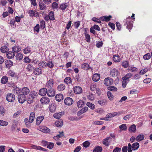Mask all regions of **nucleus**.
<instances>
[{"mask_svg": "<svg viewBox=\"0 0 152 152\" xmlns=\"http://www.w3.org/2000/svg\"><path fill=\"white\" fill-rule=\"evenodd\" d=\"M131 19L130 16H129L124 20V25H127L126 28L128 29H132L133 24L131 22Z\"/></svg>", "mask_w": 152, "mask_h": 152, "instance_id": "nucleus-1", "label": "nucleus"}, {"mask_svg": "<svg viewBox=\"0 0 152 152\" xmlns=\"http://www.w3.org/2000/svg\"><path fill=\"white\" fill-rule=\"evenodd\" d=\"M104 83L105 85L108 86L112 85L113 83V82L111 78L108 77L104 79Z\"/></svg>", "mask_w": 152, "mask_h": 152, "instance_id": "nucleus-2", "label": "nucleus"}, {"mask_svg": "<svg viewBox=\"0 0 152 152\" xmlns=\"http://www.w3.org/2000/svg\"><path fill=\"white\" fill-rule=\"evenodd\" d=\"M7 100L9 102H13L15 99V96L12 94H9L6 97Z\"/></svg>", "mask_w": 152, "mask_h": 152, "instance_id": "nucleus-3", "label": "nucleus"}, {"mask_svg": "<svg viewBox=\"0 0 152 152\" xmlns=\"http://www.w3.org/2000/svg\"><path fill=\"white\" fill-rule=\"evenodd\" d=\"M55 91L53 88H49L47 90V94L50 97H53L55 95Z\"/></svg>", "mask_w": 152, "mask_h": 152, "instance_id": "nucleus-4", "label": "nucleus"}, {"mask_svg": "<svg viewBox=\"0 0 152 152\" xmlns=\"http://www.w3.org/2000/svg\"><path fill=\"white\" fill-rule=\"evenodd\" d=\"M19 102L20 103H23L26 100V97L25 96L22 94H20L18 97Z\"/></svg>", "mask_w": 152, "mask_h": 152, "instance_id": "nucleus-5", "label": "nucleus"}, {"mask_svg": "<svg viewBox=\"0 0 152 152\" xmlns=\"http://www.w3.org/2000/svg\"><path fill=\"white\" fill-rule=\"evenodd\" d=\"M110 74L112 77H115L118 76L119 74L118 70L115 68L112 69L110 71Z\"/></svg>", "mask_w": 152, "mask_h": 152, "instance_id": "nucleus-6", "label": "nucleus"}, {"mask_svg": "<svg viewBox=\"0 0 152 152\" xmlns=\"http://www.w3.org/2000/svg\"><path fill=\"white\" fill-rule=\"evenodd\" d=\"M112 138L110 137H108L104 139L103 140V143L104 145L107 146L109 145V143L112 141Z\"/></svg>", "mask_w": 152, "mask_h": 152, "instance_id": "nucleus-7", "label": "nucleus"}, {"mask_svg": "<svg viewBox=\"0 0 152 152\" xmlns=\"http://www.w3.org/2000/svg\"><path fill=\"white\" fill-rule=\"evenodd\" d=\"M73 102L72 99L69 97H68L65 98L64 100L65 104L67 105H71L72 104Z\"/></svg>", "mask_w": 152, "mask_h": 152, "instance_id": "nucleus-8", "label": "nucleus"}, {"mask_svg": "<svg viewBox=\"0 0 152 152\" xmlns=\"http://www.w3.org/2000/svg\"><path fill=\"white\" fill-rule=\"evenodd\" d=\"M121 113L120 112H116L114 113H110L107 114L106 116L107 117L109 118H112L114 116H116L117 115H119Z\"/></svg>", "mask_w": 152, "mask_h": 152, "instance_id": "nucleus-9", "label": "nucleus"}, {"mask_svg": "<svg viewBox=\"0 0 152 152\" xmlns=\"http://www.w3.org/2000/svg\"><path fill=\"white\" fill-rule=\"evenodd\" d=\"M40 101L42 104H48L50 102V100L48 97L45 96L41 98Z\"/></svg>", "mask_w": 152, "mask_h": 152, "instance_id": "nucleus-10", "label": "nucleus"}, {"mask_svg": "<svg viewBox=\"0 0 152 152\" xmlns=\"http://www.w3.org/2000/svg\"><path fill=\"white\" fill-rule=\"evenodd\" d=\"M73 89L74 92L76 94H80L82 91L81 88L78 86H75L74 87Z\"/></svg>", "mask_w": 152, "mask_h": 152, "instance_id": "nucleus-11", "label": "nucleus"}, {"mask_svg": "<svg viewBox=\"0 0 152 152\" xmlns=\"http://www.w3.org/2000/svg\"><path fill=\"white\" fill-rule=\"evenodd\" d=\"M44 119V116L42 115L37 117L36 120V124L37 125H39Z\"/></svg>", "mask_w": 152, "mask_h": 152, "instance_id": "nucleus-12", "label": "nucleus"}, {"mask_svg": "<svg viewBox=\"0 0 152 152\" xmlns=\"http://www.w3.org/2000/svg\"><path fill=\"white\" fill-rule=\"evenodd\" d=\"M22 94L24 95V96L28 94L30 92V90L27 87H25L23 88L21 90Z\"/></svg>", "mask_w": 152, "mask_h": 152, "instance_id": "nucleus-13", "label": "nucleus"}, {"mask_svg": "<svg viewBox=\"0 0 152 152\" xmlns=\"http://www.w3.org/2000/svg\"><path fill=\"white\" fill-rule=\"evenodd\" d=\"M55 98L57 101L59 102L63 100L64 96L62 94H59L56 95Z\"/></svg>", "mask_w": 152, "mask_h": 152, "instance_id": "nucleus-14", "label": "nucleus"}, {"mask_svg": "<svg viewBox=\"0 0 152 152\" xmlns=\"http://www.w3.org/2000/svg\"><path fill=\"white\" fill-rule=\"evenodd\" d=\"M47 93V89L45 88L41 89L39 91V94L41 96L45 95Z\"/></svg>", "mask_w": 152, "mask_h": 152, "instance_id": "nucleus-15", "label": "nucleus"}, {"mask_svg": "<svg viewBox=\"0 0 152 152\" xmlns=\"http://www.w3.org/2000/svg\"><path fill=\"white\" fill-rule=\"evenodd\" d=\"M31 147L33 149L37 150H41L43 151H47V149L43 148L39 146L33 145H31Z\"/></svg>", "mask_w": 152, "mask_h": 152, "instance_id": "nucleus-16", "label": "nucleus"}, {"mask_svg": "<svg viewBox=\"0 0 152 152\" xmlns=\"http://www.w3.org/2000/svg\"><path fill=\"white\" fill-rule=\"evenodd\" d=\"M53 85V82L52 79H50L47 83V87L48 88H52Z\"/></svg>", "mask_w": 152, "mask_h": 152, "instance_id": "nucleus-17", "label": "nucleus"}, {"mask_svg": "<svg viewBox=\"0 0 152 152\" xmlns=\"http://www.w3.org/2000/svg\"><path fill=\"white\" fill-rule=\"evenodd\" d=\"M42 71L40 68H35L34 70V73L36 75H39L42 74Z\"/></svg>", "mask_w": 152, "mask_h": 152, "instance_id": "nucleus-18", "label": "nucleus"}, {"mask_svg": "<svg viewBox=\"0 0 152 152\" xmlns=\"http://www.w3.org/2000/svg\"><path fill=\"white\" fill-rule=\"evenodd\" d=\"M100 77V75L98 74H95L92 77V80L95 82L98 81L99 80Z\"/></svg>", "mask_w": 152, "mask_h": 152, "instance_id": "nucleus-19", "label": "nucleus"}, {"mask_svg": "<svg viewBox=\"0 0 152 152\" xmlns=\"http://www.w3.org/2000/svg\"><path fill=\"white\" fill-rule=\"evenodd\" d=\"M140 146L139 143L136 142L134 143L132 145V149L133 151H135L137 150Z\"/></svg>", "mask_w": 152, "mask_h": 152, "instance_id": "nucleus-20", "label": "nucleus"}, {"mask_svg": "<svg viewBox=\"0 0 152 152\" xmlns=\"http://www.w3.org/2000/svg\"><path fill=\"white\" fill-rule=\"evenodd\" d=\"M5 63L6 67L8 68L10 67L13 64L12 61L10 60H7L5 61Z\"/></svg>", "mask_w": 152, "mask_h": 152, "instance_id": "nucleus-21", "label": "nucleus"}, {"mask_svg": "<svg viewBox=\"0 0 152 152\" xmlns=\"http://www.w3.org/2000/svg\"><path fill=\"white\" fill-rule=\"evenodd\" d=\"M12 52L14 53H17L21 50L20 48L18 46H15L12 48Z\"/></svg>", "mask_w": 152, "mask_h": 152, "instance_id": "nucleus-22", "label": "nucleus"}, {"mask_svg": "<svg viewBox=\"0 0 152 152\" xmlns=\"http://www.w3.org/2000/svg\"><path fill=\"white\" fill-rule=\"evenodd\" d=\"M7 57L9 59L13 58L15 55V53L12 51H9L6 54Z\"/></svg>", "mask_w": 152, "mask_h": 152, "instance_id": "nucleus-23", "label": "nucleus"}, {"mask_svg": "<svg viewBox=\"0 0 152 152\" xmlns=\"http://www.w3.org/2000/svg\"><path fill=\"white\" fill-rule=\"evenodd\" d=\"M40 130L45 133H48L50 132V129L46 126L42 127L40 128Z\"/></svg>", "mask_w": 152, "mask_h": 152, "instance_id": "nucleus-24", "label": "nucleus"}, {"mask_svg": "<svg viewBox=\"0 0 152 152\" xmlns=\"http://www.w3.org/2000/svg\"><path fill=\"white\" fill-rule=\"evenodd\" d=\"M111 18L112 16L111 15L108 16H105L103 17H100V19L103 21L104 20L106 21H108L110 20V18Z\"/></svg>", "mask_w": 152, "mask_h": 152, "instance_id": "nucleus-25", "label": "nucleus"}, {"mask_svg": "<svg viewBox=\"0 0 152 152\" xmlns=\"http://www.w3.org/2000/svg\"><path fill=\"white\" fill-rule=\"evenodd\" d=\"M35 113L34 112H31L29 118V121L30 123H32L35 118Z\"/></svg>", "mask_w": 152, "mask_h": 152, "instance_id": "nucleus-26", "label": "nucleus"}, {"mask_svg": "<svg viewBox=\"0 0 152 152\" xmlns=\"http://www.w3.org/2000/svg\"><path fill=\"white\" fill-rule=\"evenodd\" d=\"M145 136L143 134H139L136 138V141L137 142H140L144 139Z\"/></svg>", "mask_w": 152, "mask_h": 152, "instance_id": "nucleus-27", "label": "nucleus"}, {"mask_svg": "<svg viewBox=\"0 0 152 152\" xmlns=\"http://www.w3.org/2000/svg\"><path fill=\"white\" fill-rule=\"evenodd\" d=\"M8 81V78L6 76H4L1 80V82L3 84H6Z\"/></svg>", "mask_w": 152, "mask_h": 152, "instance_id": "nucleus-28", "label": "nucleus"}, {"mask_svg": "<svg viewBox=\"0 0 152 152\" xmlns=\"http://www.w3.org/2000/svg\"><path fill=\"white\" fill-rule=\"evenodd\" d=\"M55 124L57 127H60L63 125V121L61 119L55 122Z\"/></svg>", "mask_w": 152, "mask_h": 152, "instance_id": "nucleus-29", "label": "nucleus"}, {"mask_svg": "<svg viewBox=\"0 0 152 152\" xmlns=\"http://www.w3.org/2000/svg\"><path fill=\"white\" fill-rule=\"evenodd\" d=\"M29 95H30V97H32V98L34 99L37 97L38 94L36 92L33 91L31 92Z\"/></svg>", "mask_w": 152, "mask_h": 152, "instance_id": "nucleus-30", "label": "nucleus"}, {"mask_svg": "<svg viewBox=\"0 0 152 152\" xmlns=\"http://www.w3.org/2000/svg\"><path fill=\"white\" fill-rule=\"evenodd\" d=\"M65 86L64 84H60L57 86V89L59 91H62L65 89Z\"/></svg>", "mask_w": 152, "mask_h": 152, "instance_id": "nucleus-31", "label": "nucleus"}, {"mask_svg": "<svg viewBox=\"0 0 152 152\" xmlns=\"http://www.w3.org/2000/svg\"><path fill=\"white\" fill-rule=\"evenodd\" d=\"M129 130L130 132H134L136 131V126L135 125L133 124L131 125L129 129Z\"/></svg>", "mask_w": 152, "mask_h": 152, "instance_id": "nucleus-32", "label": "nucleus"}, {"mask_svg": "<svg viewBox=\"0 0 152 152\" xmlns=\"http://www.w3.org/2000/svg\"><path fill=\"white\" fill-rule=\"evenodd\" d=\"M84 104V102L82 100H79L77 102V106L79 108L82 107Z\"/></svg>", "mask_w": 152, "mask_h": 152, "instance_id": "nucleus-33", "label": "nucleus"}, {"mask_svg": "<svg viewBox=\"0 0 152 152\" xmlns=\"http://www.w3.org/2000/svg\"><path fill=\"white\" fill-rule=\"evenodd\" d=\"M34 68L32 65L31 64H29L26 67V69L29 72L32 71Z\"/></svg>", "mask_w": 152, "mask_h": 152, "instance_id": "nucleus-34", "label": "nucleus"}, {"mask_svg": "<svg viewBox=\"0 0 152 152\" xmlns=\"http://www.w3.org/2000/svg\"><path fill=\"white\" fill-rule=\"evenodd\" d=\"M0 50L1 52L5 53H6L8 51L9 49L7 47L4 46L1 48Z\"/></svg>", "mask_w": 152, "mask_h": 152, "instance_id": "nucleus-35", "label": "nucleus"}, {"mask_svg": "<svg viewBox=\"0 0 152 152\" xmlns=\"http://www.w3.org/2000/svg\"><path fill=\"white\" fill-rule=\"evenodd\" d=\"M9 76L12 77H16V74L13 71L10 70H9L7 73Z\"/></svg>", "mask_w": 152, "mask_h": 152, "instance_id": "nucleus-36", "label": "nucleus"}, {"mask_svg": "<svg viewBox=\"0 0 152 152\" xmlns=\"http://www.w3.org/2000/svg\"><path fill=\"white\" fill-rule=\"evenodd\" d=\"M82 68L84 70H87L89 68V66L88 64L84 63L82 64L81 66Z\"/></svg>", "mask_w": 152, "mask_h": 152, "instance_id": "nucleus-37", "label": "nucleus"}, {"mask_svg": "<svg viewBox=\"0 0 152 152\" xmlns=\"http://www.w3.org/2000/svg\"><path fill=\"white\" fill-rule=\"evenodd\" d=\"M68 7L67 3H63L60 5V8L62 10H64Z\"/></svg>", "mask_w": 152, "mask_h": 152, "instance_id": "nucleus-38", "label": "nucleus"}, {"mask_svg": "<svg viewBox=\"0 0 152 152\" xmlns=\"http://www.w3.org/2000/svg\"><path fill=\"white\" fill-rule=\"evenodd\" d=\"M48 16L50 20H55L54 12H50L48 14Z\"/></svg>", "mask_w": 152, "mask_h": 152, "instance_id": "nucleus-39", "label": "nucleus"}, {"mask_svg": "<svg viewBox=\"0 0 152 152\" xmlns=\"http://www.w3.org/2000/svg\"><path fill=\"white\" fill-rule=\"evenodd\" d=\"M102 151V147L97 146L93 150V152H101Z\"/></svg>", "mask_w": 152, "mask_h": 152, "instance_id": "nucleus-40", "label": "nucleus"}, {"mask_svg": "<svg viewBox=\"0 0 152 152\" xmlns=\"http://www.w3.org/2000/svg\"><path fill=\"white\" fill-rule=\"evenodd\" d=\"M132 75V74L131 73H128L122 78L126 80H129V79L131 78Z\"/></svg>", "mask_w": 152, "mask_h": 152, "instance_id": "nucleus-41", "label": "nucleus"}, {"mask_svg": "<svg viewBox=\"0 0 152 152\" xmlns=\"http://www.w3.org/2000/svg\"><path fill=\"white\" fill-rule=\"evenodd\" d=\"M64 82L66 84L68 85L71 84L72 82L71 79L69 77H66L64 79Z\"/></svg>", "mask_w": 152, "mask_h": 152, "instance_id": "nucleus-42", "label": "nucleus"}, {"mask_svg": "<svg viewBox=\"0 0 152 152\" xmlns=\"http://www.w3.org/2000/svg\"><path fill=\"white\" fill-rule=\"evenodd\" d=\"M13 89L14 93L15 94H17L20 93L21 91L20 89L18 87H14Z\"/></svg>", "mask_w": 152, "mask_h": 152, "instance_id": "nucleus-43", "label": "nucleus"}, {"mask_svg": "<svg viewBox=\"0 0 152 152\" xmlns=\"http://www.w3.org/2000/svg\"><path fill=\"white\" fill-rule=\"evenodd\" d=\"M56 106L55 104H51L50 107V111L51 112H54L56 110Z\"/></svg>", "mask_w": 152, "mask_h": 152, "instance_id": "nucleus-44", "label": "nucleus"}, {"mask_svg": "<svg viewBox=\"0 0 152 152\" xmlns=\"http://www.w3.org/2000/svg\"><path fill=\"white\" fill-rule=\"evenodd\" d=\"M86 105L92 110H94L95 108V106L94 104L91 103L89 102H87L86 103Z\"/></svg>", "mask_w": 152, "mask_h": 152, "instance_id": "nucleus-45", "label": "nucleus"}, {"mask_svg": "<svg viewBox=\"0 0 152 152\" xmlns=\"http://www.w3.org/2000/svg\"><path fill=\"white\" fill-rule=\"evenodd\" d=\"M81 118H77V117H73L71 116L68 117V119L70 121H77L79 120Z\"/></svg>", "mask_w": 152, "mask_h": 152, "instance_id": "nucleus-46", "label": "nucleus"}, {"mask_svg": "<svg viewBox=\"0 0 152 152\" xmlns=\"http://www.w3.org/2000/svg\"><path fill=\"white\" fill-rule=\"evenodd\" d=\"M45 23L44 20H41L40 22V26L41 29H44L45 28Z\"/></svg>", "mask_w": 152, "mask_h": 152, "instance_id": "nucleus-47", "label": "nucleus"}, {"mask_svg": "<svg viewBox=\"0 0 152 152\" xmlns=\"http://www.w3.org/2000/svg\"><path fill=\"white\" fill-rule=\"evenodd\" d=\"M39 6L41 10H44L46 8L45 5L44 3L42 2H39Z\"/></svg>", "mask_w": 152, "mask_h": 152, "instance_id": "nucleus-48", "label": "nucleus"}, {"mask_svg": "<svg viewBox=\"0 0 152 152\" xmlns=\"http://www.w3.org/2000/svg\"><path fill=\"white\" fill-rule=\"evenodd\" d=\"M119 57L118 55H114L113 57V60L115 62H118L120 61Z\"/></svg>", "mask_w": 152, "mask_h": 152, "instance_id": "nucleus-49", "label": "nucleus"}, {"mask_svg": "<svg viewBox=\"0 0 152 152\" xmlns=\"http://www.w3.org/2000/svg\"><path fill=\"white\" fill-rule=\"evenodd\" d=\"M31 51L30 48L28 47L25 48L23 49L24 53L25 54L29 53Z\"/></svg>", "mask_w": 152, "mask_h": 152, "instance_id": "nucleus-50", "label": "nucleus"}, {"mask_svg": "<svg viewBox=\"0 0 152 152\" xmlns=\"http://www.w3.org/2000/svg\"><path fill=\"white\" fill-rule=\"evenodd\" d=\"M107 96L110 100H112L113 99V96L110 91H108L107 92Z\"/></svg>", "mask_w": 152, "mask_h": 152, "instance_id": "nucleus-51", "label": "nucleus"}, {"mask_svg": "<svg viewBox=\"0 0 152 152\" xmlns=\"http://www.w3.org/2000/svg\"><path fill=\"white\" fill-rule=\"evenodd\" d=\"M119 129L121 130H126L127 129V127L125 124H122L119 126Z\"/></svg>", "mask_w": 152, "mask_h": 152, "instance_id": "nucleus-52", "label": "nucleus"}, {"mask_svg": "<svg viewBox=\"0 0 152 152\" xmlns=\"http://www.w3.org/2000/svg\"><path fill=\"white\" fill-rule=\"evenodd\" d=\"M17 123L16 122H14L11 126V130L12 131H15L17 127Z\"/></svg>", "mask_w": 152, "mask_h": 152, "instance_id": "nucleus-53", "label": "nucleus"}, {"mask_svg": "<svg viewBox=\"0 0 152 152\" xmlns=\"http://www.w3.org/2000/svg\"><path fill=\"white\" fill-rule=\"evenodd\" d=\"M85 37L86 41L89 42L90 41V36L89 34L85 32Z\"/></svg>", "mask_w": 152, "mask_h": 152, "instance_id": "nucleus-54", "label": "nucleus"}, {"mask_svg": "<svg viewBox=\"0 0 152 152\" xmlns=\"http://www.w3.org/2000/svg\"><path fill=\"white\" fill-rule=\"evenodd\" d=\"M122 66L124 68H127L129 65V62L127 61L123 62L121 64Z\"/></svg>", "mask_w": 152, "mask_h": 152, "instance_id": "nucleus-55", "label": "nucleus"}, {"mask_svg": "<svg viewBox=\"0 0 152 152\" xmlns=\"http://www.w3.org/2000/svg\"><path fill=\"white\" fill-rule=\"evenodd\" d=\"M38 65L39 66H42L43 68L47 66V63L46 62L41 61L39 63Z\"/></svg>", "mask_w": 152, "mask_h": 152, "instance_id": "nucleus-56", "label": "nucleus"}, {"mask_svg": "<svg viewBox=\"0 0 152 152\" xmlns=\"http://www.w3.org/2000/svg\"><path fill=\"white\" fill-rule=\"evenodd\" d=\"M122 86L124 88L126 87L127 84L129 82V80H126L122 78Z\"/></svg>", "mask_w": 152, "mask_h": 152, "instance_id": "nucleus-57", "label": "nucleus"}, {"mask_svg": "<svg viewBox=\"0 0 152 152\" xmlns=\"http://www.w3.org/2000/svg\"><path fill=\"white\" fill-rule=\"evenodd\" d=\"M103 43L102 41L99 42L98 41L96 42V45L98 48H100L102 46Z\"/></svg>", "mask_w": 152, "mask_h": 152, "instance_id": "nucleus-58", "label": "nucleus"}, {"mask_svg": "<svg viewBox=\"0 0 152 152\" xmlns=\"http://www.w3.org/2000/svg\"><path fill=\"white\" fill-rule=\"evenodd\" d=\"M34 31H36L37 32H39V24H37L34 27Z\"/></svg>", "mask_w": 152, "mask_h": 152, "instance_id": "nucleus-59", "label": "nucleus"}, {"mask_svg": "<svg viewBox=\"0 0 152 152\" xmlns=\"http://www.w3.org/2000/svg\"><path fill=\"white\" fill-rule=\"evenodd\" d=\"M108 90L113 91H116L117 90V88L114 86H110L108 87Z\"/></svg>", "mask_w": 152, "mask_h": 152, "instance_id": "nucleus-60", "label": "nucleus"}, {"mask_svg": "<svg viewBox=\"0 0 152 152\" xmlns=\"http://www.w3.org/2000/svg\"><path fill=\"white\" fill-rule=\"evenodd\" d=\"M104 122L102 121H93L92 122V124H94L96 125H102L103 124Z\"/></svg>", "mask_w": 152, "mask_h": 152, "instance_id": "nucleus-61", "label": "nucleus"}, {"mask_svg": "<svg viewBox=\"0 0 152 152\" xmlns=\"http://www.w3.org/2000/svg\"><path fill=\"white\" fill-rule=\"evenodd\" d=\"M145 60H148L151 58V55L149 53H148L144 55L143 57Z\"/></svg>", "mask_w": 152, "mask_h": 152, "instance_id": "nucleus-62", "label": "nucleus"}, {"mask_svg": "<svg viewBox=\"0 0 152 152\" xmlns=\"http://www.w3.org/2000/svg\"><path fill=\"white\" fill-rule=\"evenodd\" d=\"M47 146V148H48L51 149L53 148L54 146V144L53 142H49Z\"/></svg>", "mask_w": 152, "mask_h": 152, "instance_id": "nucleus-63", "label": "nucleus"}, {"mask_svg": "<svg viewBox=\"0 0 152 152\" xmlns=\"http://www.w3.org/2000/svg\"><path fill=\"white\" fill-rule=\"evenodd\" d=\"M87 98L88 99L91 101L94 100L95 99L94 95L92 94H90Z\"/></svg>", "mask_w": 152, "mask_h": 152, "instance_id": "nucleus-64", "label": "nucleus"}]
</instances>
